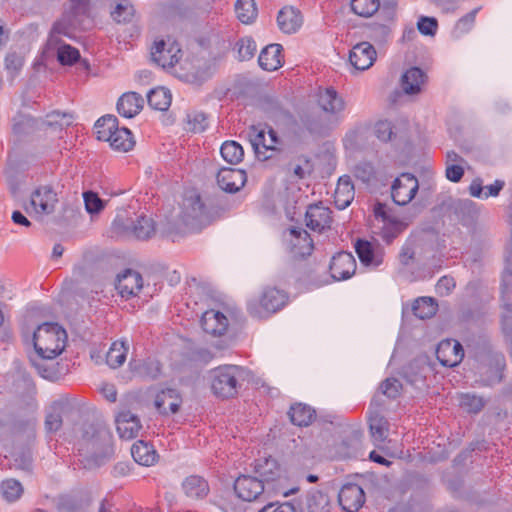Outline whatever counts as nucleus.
<instances>
[{"mask_svg":"<svg viewBox=\"0 0 512 512\" xmlns=\"http://www.w3.org/2000/svg\"><path fill=\"white\" fill-rule=\"evenodd\" d=\"M78 451L85 461V466H101L113 454L109 432L92 424L85 425L78 441Z\"/></svg>","mask_w":512,"mask_h":512,"instance_id":"1","label":"nucleus"},{"mask_svg":"<svg viewBox=\"0 0 512 512\" xmlns=\"http://www.w3.org/2000/svg\"><path fill=\"white\" fill-rule=\"evenodd\" d=\"M67 333L57 323H43L33 334L36 353L55 359L66 346Z\"/></svg>","mask_w":512,"mask_h":512,"instance_id":"2","label":"nucleus"},{"mask_svg":"<svg viewBox=\"0 0 512 512\" xmlns=\"http://www.w3.org/2000/svg\"><path fill=\"white\" fill-rule=\"evenodd\" d=\"M244 369L237 365H224L211 372V389L222 399L235 397L245 380Z\"/></svg>","mask_w":512,"mask_h":512,"instance_id":"3","label":"nucleus"},{"mask_svg":"<svg viewBox=\"0 0 512 512\" xmlns=\"http://www.w3.org/2000/svg\"><path fill=\"white\" fill-rule=\"evenodd\" d=\"M112 231L117 236L134 237L138 240L151 238L155 232V222L151 217L139 215L136 219L117 216L112 224Z\"/></svg>","mask_w":512,"mask_h":512,"instance_id":"4","label":"nucleus"},{"mask_svg":"<svg viewBox=\"0 0 512 512\" xmlns=\"http://www.w3.org/2000/svg\"><path fill=\"white\" fill-rule=\"evenodd\" d=\"M57 203V193L51 185H41L31 194L30 208L39 217L54 213Z\"/></svg>","mask_w":512,"mask_h":512,"instance_id":"5","label":"nucleus"},{"mask_svg":"<svg viewBox=\"0 0 512 512\" xmlns=\"http://www.w3.org/2000/svg\"><path fill=\"white\" fill-rule=\"evenodd\" d=\"M202 204L199 199L192 204V213L184 212V215L178 219H167L166 223L161 227V233L170 235H180L186 232L188 228L193 227L199 222L203 214Z\"/></svg>","mask_w":512,"mask_h":512,"instance_id":"6","label":"nucleus"},{"mask_svg":"<svg viewBox=\"0 0 512 512\" xmlns=\"http://www.w3.org/2000/svg\"><path fill=\"white\" fill-rule=\"evenodd\" d=\"M234 490L239 498L244 501L266 500V492L262 480L257 477L242 475L234 483Z\"/></svg>","mask_w":512,"mask_h":512,"instance_id":"7","label":"nucleus"},{"mask_svg":"<svg viewBox=\"0 0 512 512\" xmlns=\"http://www.w3.org/2000/svg\"><path fill=\"white\" fill-rule=\"evenodd\" d=\"M383 405L384 402L381 401L377 395L373 397L369 406V429L375 443H383L387 439L389 433V422L379 412V409Z\"/></svg>","mask_w":512,"mask_h":512,"instance_id":"8","label":"nucleus"},{"mask_svg":"<svg viewBox=\"0 0 512 512\" xmlns=\"http://www.w3.org/2000/svg\"><path fill=\"white\" fill-rule=\"evenodd\" d=\"M418 188L417 178L410 173H403L393 182L392 199L398 205H406L414 199Z\"/></svg>","mask_w":512,"mask_h":512,"instance_id":"9","label":"nucleus"},{"mask_svg":"<svg viewBox=\"0 0 512 512\" xmlns=\"http://www.w3.org/2000/svg\"><path fill=\"white\" fill-rule=\"evenodd\" d=\"M288 300L287 294L275 287L266 288L260 299L261 311L255 305H250V313L257 317H264L265 314L275 313L284 307Z\"/></svg>","mask_w":512,"mask_h":512,"instance_id":"10","label":"nucleus"},{"mask_svg":"<svg viewBox=\"0 0 512 512\" xmlns=\"http://www.w3.org/2000/svg\"><path fill=\"white\" fill-rule=\"evenodd\" d=\"M180 48L175 41H155L151 49L152 60L163 68L173 67L179 61Z\"/></svg>","mask_w":512,"mask_h":512,"instance_id":"11","label":"nucleus"},{"mask_svg":"<svg viewBox=\"0 0 512 512\" xmlns=\"http://www.w3.org/2000/svg\"><path fill=\"white\" fill-rule=\"evenodd\" d=\"M115 287L121 297L129 299L137 296L142 290L143 278L139 272L126 269L117 276Z\"/></svg>","mask_w":512,"mask_h":512,"instance_id":"12","label":"nucleus"},{"mask_svg":"<svg viewBox=\"0 0 512 512\" xmlns=\"http://www.w3.org/2000/svg\"><path fill=\"white\" fill-rule=\"evenodd\" d=\"M436 357L445 367H454L461 363L464 350L460 342L452 339L442 340L436 349Z\"/></svg>","mask_w":512,"mask_h":512,"instance_id":"13","label":"nucleus"},{"mask_svg":"<svg viewBox=\"0 0 512 512\" xmlns=\"http://www.w3.org/2000/svg\"><path fill=\"white\" fill-rule=\"evenodd\" d=\"M338 501L343 510L356 512L365 502V493L359 485L347 483L342 486L338 494Z\"/></svg>","mask_w":512,"mask_h":512,"instance_id":"14","label":"nucleus"},{"mask_svg":"<svg viewBox=\"0 0 512 512\" xmlns=\"http://www.w3.org/2000/svg\"><path fill=\"white\" fill-rule=\"evenodd\" d=\"M115 423L119 436L127 440L135 438L142 428L139 417L126 408L117 413Z\"/></svg>","mask_w":512,"mask_h":512,"instance_id":"15","label":"nucleus"},{"mask_svg":"<svg viewBox=\"0 0 512 512\" xmlns=\"http://www.w3.org/2000/svg\"><path fill=\"white\" fill-rule=\"evenodd\" d=\"M216 178L219 187L229 193L238 192L247 181L244 170L225 167L218 171Z\"/></svg>","mask_w":512,"mask_h":512,"instance_id":"16","label":"nucleus"},{"mask_svg":"<svg viewBox=\"0 0 512 512\" xmlns=\"http://www.w3.org/2000/svg\"><path fill=\"white\" fill-rule=\"evenodd\" d=\"M376 55V50L372 44L361 42L351 49L349 61L357 70L364 71L373 65Z\"/></svg>","mask_w":512,"mask_h":512,"instance_id":"17","label":"nucleus"},{"mask_svg":"<svg viewBox=\"0 0 512 512\" xmlns=\"http://www.w3.org/2000/svg\"><path fill=\"white\" fill-rule=\"evenodd\" d=\"M331 210L321 203L310 205L305 214L306 225L314 231L330 228L332 223Z\"/></svg>","mask_w":512,"mask_h":512,"instance_id":"18","label":"nucleus"},{"mask_svg":"<svg viewBox=\"0 0 512 512\" xmlns=\"http://www.w3.org/2000/svg\"><path fill=\"white\" fill-rule=\"evenodd\" d=\"M329 269L334 279H348L356 271L355 258L351 253L340 252L332 258Z\"/></svg>","mask_w":512,"mask_h":512,"instance_id":"19","label":"nucleus"},{"mask_svg":"<svg viewBox=\"0 0 512 512\" xmlns=\"http://www.w3.org/2000/svg\"><path fill=\"white\" fill-rule=\"evenodd\" d=\"M67 28L61 24L57 23L53 27V34L49 39L50 45H59L57 49V59L62 65H72L80 59L79 51L70 45H60V40L55 36V34H67Z\"/></svg>","mask_w":512,"mask_h":512,"instance_id":"20","label":"nucleus"},{"mask_svg":"<svg viewBox=\"0 0 512 512\" xmlns=\"http://www.w3.org/2000/svg\"><path fill=\"white\" fill-rule=\"evenodd\" d=\"M203 330L213 336L223 335L228 328L227 317L219 311H206L201 318Z\"/></svg>","mask_w":512,"mask_h":512,"instance_id":"21","label":"nucleus"},{"mask_svg":"<svg viewBox=\"0 0 512 512\" xmlns=\"http://www.w3.org/2000/svg\"><path fill=\"white\" fill-rule=\"evenodd\" d=\"M318 104L322 111L329 114L340 113L345 108L344 100L333 87L319 90Z\"/></svg>","mask_w":512,"mask_h":512,"instance_id":"22","label":"nucleus"},{"mask_svg":"<svg viewBox=\"0 0 512 512\" xmlns=\"http://www.w3.org/2000/svg\"><path fill=\"white\" fill-rule=\"evenodd\" d=\"M182 403L181 396L175 389H165L156 395L155 406L164 415L178 412Z\"/></svg>","mask_w":512,"mask_h":512,"instance_id":"23","label":"nucleus"},{"mask_svg":"<svg viewBox=\"0 0 512 512\" xmlns=\"http://www.w3.org/2000/svg\"><path fill=\"white\" fill-rule=\"evenodd\" d=\"M426 81V74L418 67H411L401 77L400 85L407 95L419 94Z\"/></svg>","mask_w":512,"mask_h":512,"instance_id":"24","label":"nucleus"},{"mask_svg":"<svg viewBox=\"0 0 512 512\" xmlns=\"http://www.w3.org/2000/svg\"><path fill=\"white\" fill-rule=\"evenodd\" d=\"M277 22L279 28L284 33L290 34L296 32L301 27L303 18L297 9L289 6L284 7L279 11Z\"/></svg>","mask_w":512,"mask_h":512,"instance_id":"25","label":"nucleus"},{"mask_svg":"<svg viewBox=\"0 0 512 512\" xmlns=\"http://www.w3.org/2000/svg\"><path fill=\"white\" fill-rule=\"evenodd\" d=\"M354 185L349 176L340 177L334 192V203L340 210L347 208L354 199Z\"/></svg>","mask_w":512,"mask_h":512,"instance_id":"26","label":"nucleus"},{"mask_svg":"<svg viewBox=\"0 0 512 512\" xmlns=\"http://www.w3.org/2000/svg\"><path fill=\"white\" fill-rule=\"evenodd\" d=\"M255 473L260 477L259 480L264 482L275 481L280 478L282 470L274 458L266 457L258 459L254 466Z\"/></svg>","mask_w":512,"mask_h":512,"instance_id":"27","label":"nucleus"},{"mask_svg":"<svg viewBox=\"0 0 512 512\" xmlns=\"http://www.w3.org/2000/svg\"><path fill=\"white\" fill-rule=\"evenodd\" d=\"M355 250L361 263L365 266L378 267L383 262V254L380 251H375L367 240L358 239Z\"/></svg>","mask_w":512,"mask_h":512,"instance_id":"28","label":"nucleus"},{"mask_svg":"<svg viewBox=\"0 0 512 512\" xmlns=\"http://www.w3.org/2000/svg\"><path fill=\"white\" fill-rule=\"evenodd\" d=\"M143 102L141 95L136 92H128L118 100L117 110L122 116L132 118L140 112Z\"/></svg>","mask_w":512,"mask_h":512,"instance_id":"29","label":"nucleus"},{"mask_svg":"<svg viewBox=\"0 0 512 512\" xmlns=\"http://www.w3.org/2000/svg\"><path fill=\"white\" fill-rule=\"evenodd\" d=\"M288 416L294 425L302 427L309 426L313 422L316 412L307 404L295 403L290 407Z\"/></svg>","mask_w":512,"mask_h":512,"instance_id":"30","label":"nucleus"},{"mask_svg":"<svg viewBox=\"0 0 512 512\" xmlns=\"http://www.w3.org/2000/svg\"><path fill=\"white\" fill-rule=\"evenodd\" d=\"M281 45L270 44L265 47L258 58L259 65L267 71H274L281 66Z\"/></svg>","mask_w":512,"mask_h":512,"instance_id":"31","label":"nucleus"},{"mask_svg":"<svg viewBox=\"0 0 512 512\" xmlns=\"http://www.w3.org/2000/svg\"><path fill=\"white\" fill-rule=\"evenodd\" d=\"M250 142L254 148L255 153L258 156L263 155L264 159L270 158L266 156L263 150H274L275 144L278 143L277 135L273 130L269 131V140L266 139L265 132L263 130L254 131V135H250Z\"/></svg>","mask_w":512,"mask_h":512,"instance_id":"32","label":"nucleus"},{"mask_svg":"<svg viewBox=\"0 0 512 512\" xmlns=\"http://www.w3.org/2000/svg\"><path fill=\"white\" fill-rule=\"evenodd\" d=\"M456 219L463 224L470 223L478 214L475 203L470 199H458L451 205Z\"/></svg>","mask_w":512,"mask_h":512,"instance_id":"33","label":"nucleus"},{"mask_svg":"<svg viewBox=\"0 0 512 512\" xmlns=\"http://www.w3.org/2000/svg\"><path fill=\"white\" fill-rule=\"evenodd\" d=\"M131 455L137 463L144 466L154 464L158 456L154 447L143 440H139L133 444Z\"/></svg>","mask_w":512,"mask_h":512,"instance_id":"34","label":"nucleus"},{"mask_svg":"<svg viewBox=\"0 0 512 512\" xmlns=\"http://www.w3.org/2000/svg\"><path fill=\"white\" fill-rule=\"evenodd\" d=\"M185 494L190 498L202 499L208 495L209 486L205 479L192 475L187 477L183 484Z\"/></svg>","mask_w":512,"mask_h":512,"instance_id":"35","label":"nucleus"},{"mask_svg":"<svg viewBox=\"0 0 512 512\" xmlns=\"http://www.w3.org/2000/svg\"><path fill=\"white\" fill-rule=\"evenodd\" d=\"M47 355H39L36 353L35 356L30 357L31 365L37 370V372L45 379L54 380L58 377L57 363H48L52 361Z\"/></svg>","mask_w":512,"mask_h":512,"instance_id":"36","label":"nucleus"},{"mask_svg":"<svg viewBox=\"0 0 512 512\" xmlns=\"http://www.w3.org/2000/svg\"><path fill=\"white\" fill-rule=\"evenodd\" d=\"M438 304L431 297H420L412 304V312L419 319H428L437 312Z\"/></svg>","mask_w":512,"mask_h":512,"instance_id":"37","label":"nucleus"},{"mask_svg":"<svg viewBox=\"0 0 512 512\" xmlns=\"http://www.w3.org/2000/svg\"><path fill=\"white\" fill-rule=\"evenodd\" d=\"M172 96L169 90L159 87L152 89L147 95V101L151 108L165 111L171 104Z\"/></svg>","mask_w":512,"mask_h":512,"instance_id":"38","label":"nucleus"},{"mask_svg":"<svg viewBox=\"0 0 512 512\" xmlns=\"http://www.w3.org/2000/svg\"><path fill=\"white\" fill-rule=\"evenodd\" d=\"M95 129L99 140L109 141L118 129V120L113 115H105L96 121Z\"/></svg>","mask_w":512,"mask_h":512,"instance_id":"39","label":"nucleus"},{"mask_svg":"<svg viewBox=\"0 0 512 512\" xmlns=\"http://www.w3.org/2000/svg\"><path fill=\"white\" fill-rule=\"evenodd\" d=\"M108 142H110L113 149L122 152L131 150L135 144L132 134L127 128H118L114 131V134Z\"/></svg>","mask_w":512,"mask_h":512,"instance_id":"40","label":"nucleus"},{"mask_svg":"<svg viewBox=\"0 0 512 512\" xmlns=\"http://www.w3.org/2000/svg\"><path fill=\"white\" fill-rule=\"evenodd\" d=\"M128 346L123 341L114 342L106 354V362L111 368L120 367L126 360Z\"/></svg>","mask_w":512,"mask_h":512,"instance_id":"41","label":"nucleus"},{"mask_svg":"<svg viewBox=\"0 0 512 512\" xmlns=\"http://www.w3.org/2000/svg\"><path fill=\"white\" fill-rule=\"evenodd\" d=\"M220 153L222 158L232 165L240 163L244 156L242 146L236 141L224 142L221 146Z\"/></svg>","mask_w":512,"mask_h":512,"instance_id":"42","label":"nucleus"},{"mask_svg":"<svg viewBox=\"0 0 512 512\" xmlns=\"http://www.w3.org/2000/svg\"><path fill=\"white\" fill-rule=\"evenodd\" d=\"M135 373L142 378L156 379L161 372V365L156 360L148 359L142 363H130Z\"/></svg>","mask_w":512,"mask_h":512,"instance_id":"43","label":"nucleus"},{"mask_svg":"<svg viewBox=\"0 0 512 512\" xmlns=\"http://www.w3.org/2000/svg\"><path fill=\"white\" fill-rule=\"evenodd\" d=\"M302 125L312 134L321 135L326 129V122L321 114L317 112H308L301 118Z\"/></svg>","mask_w":512,"mask_h":512,"instance_id":"44","label":"nucleus"},{"mask_svg":"<svg viewBox=\"0 0 512 512\" xmlns=\"http://www.w3.org/2000/svg\"><path fill=\"white\" fill-rule=\"evenodd\" d=\"M237 18L245 24L251 23L257 16L254 0H237L235 4Z\"/></svg>","mask_w":512,"mask_h":512,"instance_id":"45","label":"nucleus"},{"mask_svg":"<svg viewBox=\"0 0 512 512\" xmlns=\"http://www.w3.org/2000/svg\"><path fill=\"white\" fill-rule=\"evenodd\" d=\"M135 14L133 5L127 1L122 0L115 8L111 11V16L117 23H128L130 22Z\"/></svg>","mask_w":512,"mask_h":512,"instance_id":"46","label":"nucleus"},{"mask_svg":"<svg viewBox=\"0 0 512 512\" xmlns=\"http://www.w3.org/2000/svg\"><path fill=\"white\" fill-rule=\"evenodd\" d=\"M3 498L8 502L16 501L23 494L22 484L15 479L4 480L0 485Z\"/></svg>","mask_w":512,"mask_h":512,"instance_id":"47","label":"nucleus"},{"mask_svg":"<svg viewBox=\"0 0 512 512\" xmlns=\"http://www.w3.org/2000/svg\"><path fill=\"white\" fill-rule=\"evenodd\" d=\"M402 389L401 382L396 378H387L381 382L378 392L375 396L378 395L379 399L382 401L380 395H384L389 399H396L400 395V391Z\"/></svg>","mask_w":512,"mask_h":512,"instance_id":"48","label":"nucleus"},{"mask_svg":"<svg viewBox=\"0 0 512 512\" xmlns=\"http://www.w3.org/2000/svg\"><path fill=\"white\" fill-rule=\"evenodd\" d=\"M380 3L379 0H352L351 9L352 11L362 17L372 16L378 9Z\"/></svg>","mask_w":512,"mask_h":512,"instance_id":"49","label":"nucleus"},{"mask_svg":"<svg viewBox=\"0 0 512 512\" xmlns=\"http://www.w3.org/2000/svg\"><path fill=\"white\" fill-rule=\"evenodd\" d=\"M353 174L357 179L368 183L375 178L376 171L370 162L362 161L355 165Z\"/></svg>","mask_w":512,"mask_h":512,"instance_id":"50","label":"nucleus"},{"mask_svg":"<svg viewBox=\"0 0 512 512\" xmlns=\"http://www.w3.org/2000/svg\"><path fill=\"white\" fill-rule=\"evenodd\" d=\"M24 64V59L21 55L13 52L7 54L5 57V69L10 75V79L14 80V78L18 75Z\"/></svg>","mask_w":512,"mask_h":512,"instance_id":"51","label":"nucleus"},{"mask_svg":"<svg viewBox=\"0 0 512 512\" xmlns=\"http://www.w3.org/2000/svg\"><path fill=\"white\" fill-rule=\"evenodd\" d=\"M85 207L88 213L95 214L103 210L105 202L93 191L83 193Z\"/></svg>","mask_w":512,"mask_h":512,"instance_id":"52","label":"nucleus"},{"mask_svg":"<svg viewBox=\"0 0 512 512\" xmlns=\"http://www.w3.org/2000/svg\"><path fill=\"white\" fill-rule=\"evenodd\" d=\"M328 505V498L320 491L311 493L307 498V508L309 512H319Z\"/></svg>","mask_w":512,"mask_h":512,"instance_id":"53","label":"nucleus"},{"mask_svg":"<svg viewBox=\"0 0 512 512\" xmlns=\"http://www.w3.org/2000/svg\"><path fill=\"white\" fill-rule=\"evenodd\" d=\"M238 55L240 60L251 59L256 51V45L250 38H242L237 42Z\"/></svg>","mask_w":512,"mask_h":512,"instance_id":"54","label":"nucleus"},{"mask_svg":"<svg viewBox=\"0 0 512 512\" xmlns=\"http://www.w3.org/2000/svg\"><path fill=\"white\" fill-rule=\"evenodd\" d=\"M460 406L468 412L477 413L483 408L484 402L478 396L465 394L461 397Z\"/></svg>","mask_w":512,"mask_h":512,"instance_id":"55","label":"nucleus"},{"mask_svg":"<svg viewBox=\"0 0 512 512\" xmlns=\"http://www.w3.org/2000/svg\"><path fill=\"white\" fill-rule=\"evenodd\" d=\"M406 226L407 224L403 221L391 217V219L384 223L383 228L385 230V237L395 238L406 228Z\"/></svg>","mask_w":512,"mask_h":512,"instance_id":"56","label":"nucleus"},{"mask_svg":"<svg viewBox=\"0 0 512 512\" xmlns=\"http://www.w3.org/2000/svg\"><path fill=\"white\" fill-rule=\"evenodd\" d=\"M189 130L198 133L205 130L207 127V117L203 113H195L188 115Z\"/></svg>","mask_w":512,"mask_h":512,"instance_id":"57","label":"nucleus"},{"mask_svg":"<svg viewBox=\"0 0 512 512\" xmlns=\"http://www.w3.org/2000/svg\"><path fill=\"white\" fill-rule=\"evenodd\" d=\"M418 30L424 34L433 36L438 28V22L433 17H421L417 23Z\"/></svg>","mask_w":512,"mask_h":512,"instance_id":"58","label":"nucleus"},{"mask_svg":"<svg viewBox=\"0 0 512 512\" xmlns=\"http://www.w3.org/2000/svg\"><path fill=\"white\" fill-rule=\"evenodd\" d=\"M374 133L379 140L387 142L393 134L392 124L388 121H379L375 125Z\"/></svg>","mask_w":512,"mask_h":512,"instance_id":"59","label":"nucleus"},{"mask_svg":"<svg viewBox=\"0 0 512 512\" xmlns=\"http://www.w3.org/2000/svg\"><path fill=\"white\" fill-rule=\"evenodd\" d=\"M62 426V417L56 410L50 412L45 419V428L48 433L58 431Z\"/></svg>","mask_w":512,"mask_h":512,"instance_id":"60","label":"nucleus"},{"mask_svg":"<svg viewBox=\"0 0 512 512\" xmlns=\"http://www.w3.org/2000/svg\"><path fill=\"white\" fill-rule=\"evenodd\" d=\"M369 30L371 38L378 42H384L390 33L387 25L378 23L371 24Z\"/></svg>","mask_w":512,"mask_h":512,"instance_id":"61","label":"nucleus"},{"mask_svg":"<svg viewBox=\"0 0 512 512\" xmlns=\"http://www.w3.org/2000/svg\"><path fill=\"white\" fill-rule=\"evenodd\" d=\"M445 174L448 180L459 182L464 175V169L460 164H449L446 165Z\"/></svg>","mask_w":512,"mask_h":512,"instance_id":"62","label":"nucleus"},{"mask_svg":"<svg viewBox=\"0 0 512 512\" xmlns=\"http://www.w3.org/2000/svg\"><path fill=\"white\" fill-rule=\"evenodd\" d=\"M415 251L410 245H405L399 254V261L404 266H409L414 262Z\"/></svg>","mask_w":512,"mask_h":512,"instance_id":"63","label":"nucleus"},{"mask_svg":"<svg viewBox=\"0 0 512 512\" xmlns=\"http://www.w3.org/2000/svg\"><path fill=\"white\" fill-rule=\"evenodd\" d=\"M90 0H71L72 10L75 16L86 15L89 12Z\"/></svg>","mask_w":512,"mask_h":512,"instance_id":"64","label":"nucleus"}]
</instances>
